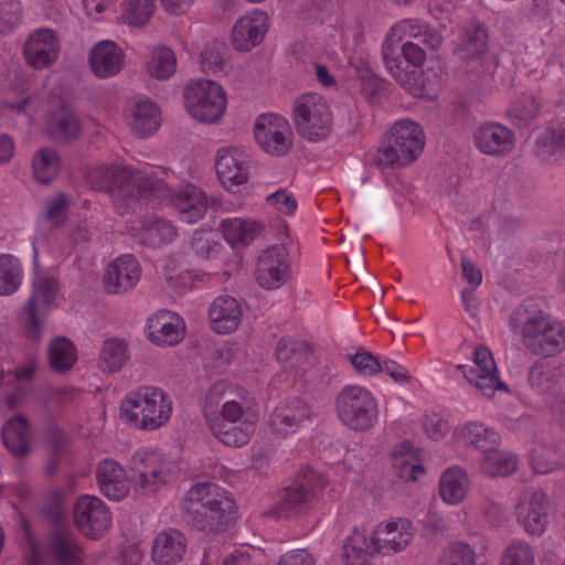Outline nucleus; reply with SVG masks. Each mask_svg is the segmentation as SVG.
<instances>
[{"mask_svg": "<svg viewBox=\"0 0 565 565\" xmlns=\"http://www.w3.org/2000/svg\"><path fill=\"white\" fill-rule=\"evenodd\" d=\"M168 178L167 169L150 166L139 170L131 166L104 164L89 173L93 185L111 196L120 215L136 212L141 206V200L170 199L182 222L194 224L202 220L207 211L204 192L192 184L174 192L167 183Z\"/></svg>", "mask_w": 565, "mask_h": 565, "instance_id": "f257e3e1", "label": "nucleus"}, {"mask_svg": "<svg viewBox=\"0 0 565 565\" xmlns=\"http://www.w3.org/2000/svg\"><path fill=\"white\" fill-rule=\"evenodd\" d=\"M509 326L534 355L551 358L565 350L564 323L532 299L524 300L513 310Z\"/></svg>", "mask_w": 565, "mask_h": 565, "instance_id": "f03ea898", "label": "nucleus"}, {"mask_svg": "<svg viewBox=\"0 0 565 565\" xmlns=\"http://www.w3.org/2000/svg\"><path fill=\"white\" fill-rule=\"evenodd\" d=\"M182 510L200 530H216L236 511L233 497L213 482H200L185 493Z\"/></svg>", "mask_w": 565, "mask_h": 565, "instance_id": "7ed1b4c3", "label": "nucleus"}, {"mask_svg": "<svg viewBox=\"0 0 565 565\" xmlns=\"http://www.w3.org/2000/svg\"><path fill=\"white\" fill-rule=\"evenodd\" d=\"M424 147L423 127L412 119H399L385 134L372 161L381 169L405 168L417 160Z\"/></svg>", "mask_w": 565, "mask_h": 565, "instance_id": "20e7f679", "label": "nucleus"}, {"mask_svg": "<svg viewBox=\"0 0 565 565\" xmlns=\"http://www.w3.org/2000/svg\"><path fill=\"white\" fill-rule=\"evenodd\" d=\"M172 401L156 386H139L124 397L120 415L124 422L138 430L152 431L168 424L172 415Z\"/></svg>", "mask_w": 565, "mask_h": 565, "instance_id": "39448f33", "label": "nucleus"}, {"mask_svg": "<svg viewBox=\"0 0 565 565\" xmlns=\"http://www.w3.org/2000/svg\"><path fill=\"white\" fill-rule=\"evenodd\" d=\"M204 416L209 425L214 419L226 423L258 422V411L253 397L244 390L233 391L224 382L212 385L206 394Z\"/></svg>", "mask_w": 565, "mask_h": 565, "instance_id": "423d86ee", "label": "nucleus"}, {"mask_svg": "<svg viewBox=\"0 0 565 565\" xmlns=\"http://www.w3.org/2000/svg\"><path fill=\"white\" fill-rule=\"evenodd\" d=\"M132 486L141 495H153L167 488L175 477V466L162 452L151 448L137 449L129 461Z\"/></svg>", "mask_w": 565, "mask_h": 565, "instance_id": "0eeeda50", "label": "nucleus"}, {"mask_svg": "<svg viewBox=\"0 0 565 565\" xmlns=\"http://www.w3.org/2000/svg\"><path fill=\"white\" fill-rule=\"evenodd\" d=\"M297 132L310 142L326 140L333 129V113L328 100L317 93L298 96L291 108Z\"/></svg>", "mask_w": 565, "mask_h": 565, "instance_id": "6e6552de", "label": "nucleus"}, {"mask_svg": "<svg viewBox=\"0 0 565 565\" xmlns=\"http://www.w3.org/2000/svg\"><path fill=\"white\" fill-rule=\"evenodd\" d=\"M188 114L199 122L217 124L227 107L224 88L212 79L200 78L186 84L183 92Z\"/></svg>", "mask_w": 565, "mask_h": 565, "instance_id": "1a4fd4ad", "label": "nucleus"}, {"mask_svg": "<svg viewBox=\"0 0 565 565\" xmlns=\"http://www.w3.org/2000/svg\"><path fill=\"white\" fill-rule=\"evenodd\" d=\"M335 409L341 423L355 431H366L377 422L376 399L360 385L344 386L337 396Z\"/></svg>", "mask_w": 565, "mask_h": 565, "instance_id": "9d476101", "label": "nucleus"}, {"mask_svg": "<svg viewBox=\"0 0 565 565\" xmlns=\"http://www.w3.org/2000/svg\"><path fill=\"white\" fill-rule=\"evenodd\" d=\"M33 290L25 307L28 322L25 324V332L29 338L38 340L41 334V323L38 318L39 312L49 310L55 302L58 294V284L55 276L40 270L39 268V252L33 244Z\"/></svg>", "mask_w": 565, "mask_h": 565, "instance_id": "9b49d317", "label": "nucleus"}, {"mask_svg": "<svg viewBox=\"0 0 565 565\" xmlns=\"http://www.w3.org/2000/svg\"><path fill=\"white\" fill-rule=\"evenodd\" d=\"M281 244L274 245L259 255L256 267V280L258 285L267 290H274L281 287L289 278V260L285 244L290 241L288 226L280 223Z\"/></svg>", "mask_w": 565, "mask_h": 565, "instance_id": "f8f14e48", "label": "nucleus"}, {"mask_svg": "<svg viewBox=\"0 0 565 565\" xmlns=\"http://www.w3.org/2000/svg\"><path fill=\"white\" fill-rule=\"evenodd\" d=\"M254 136L262 150L274 157L287 154L292 147V128L278 114L259 115L254 124Z\"/></svg>", "mask_w": 565, "mask_h": 565, "instance_id": "ddd939ff", "label": "nucleus"}, {"mask_svg": "<svg viewBox=\"0 0 565 565\" xmlns=\"http://www.w3.org/2000/svg\"><path fill=\"white\" fill-rule=\"evenodd\" d=\"M76 527L86 537L99 539L111 526V513L105 502L95 495L78 497L73 507Z\"/></svg>", "mask_w": 565, "mask_h": 565, "instance_id": "4468645a", "label": "nucleus"}, {"mask_svg": "<svg viewBox=\"0 0 565 565\" xmlns=\"http://www.w3.org/2000/svg\"><path fill=\"white\" fill-rule=\"evenodd\" d=\"M550 500L545 492L529 489L522 493L515 505V518L530 535H542L548 524Z\"/></svg>", "mask_w": 565, "mask_h": 565, "instance_id": "2eb2a0df", "label": "nucleus"}, {"mask_svg": "<svg viewBox=\"0 0 565 565\" xmlns=\"http://www.w3.org/2000/svg\"><path fill=\"white\" fill-rule=\"evenodd\" d=\"M269 30V17L262 9H252L233 25L231 42L235 50L249 52L259 45Z\"/></svg>", "mask_w": 565, "mask_h": 565, "instance_id": "dca6fc26", "label": "nucleus"}, {"mask_svg": "<svg viewBox=\"0 0 565 565\" xmlns=\"http://www.w3.org/2000/svg\"><path fill=\"white\" fill-rule=\"evenodd\" d=\"M61 41L55 31L39 29L33 31L23 46L24 58L32 68L45 70L58 58Z\"/></svg>", "mask_w": 565, "mask_h": 565, "instance_id": "f3484780", "label": "nucleus"}, {"mask_svg": "<svg viewBox=\"0 0 565 565\" xmlns=\"http://www.w3.org/2000/svg\"><path fill=\"white\" fill-rule=\"evenodd\" d=\"M473 143L483 154L490 157H505L515 148V135L507 126L488 120L481 122L475 130Z\"/></svg>", "mask_w": 565, "mask_h": 565, "instance_id": "a211bd4d", "label": "nucleus"}, {"mask_svg": "<svg viewBox=\"0 0 565 565\" xmlns=\"http://www.w3.org/2000/svg\"><path fill=\"white\" fill-rule=\"evenodd\" d=\"M415 535L413 523L405 518H397L380 523L371 540L377 553L392 555L404 551Z\"/></svg>", "mask_w": 565, "mask_h": 565, "instance_id": "6ab92c4d", "label": "nucleus"}, {"mask_svg": "<svg viewBox=\"0 0 565 565\" xmlns=\"http://www.w3.org/2000/svg\"><path fill=\"white\" fill-rule=\"evenodd\" d=\"M475 366H463L465 377L484 396L491 397L498 390H505L497 374V365L491 352L486 347H477L473 352Z\"/></svg>", "mask_w": 565, "mask_h": 565, "instance_id": "aec40b11", "label": "nucleus"}, {"mask_svg": "<svg viewBox=\"0 0 565 565\" xmlns=\"http://www.w3.org/2000/svg\"><path fill=\"white\" fill-rule=\"evenodd\" d=\"M149 340L159 347H172L185 335V322L181 316L169 310H159L147 321Z\"/></svg>", "mask_w": 565, "mask_h": 565, "instance_id": "412c9836", "label": "nucleus"}, {"mask_svg": "<svg viewBox=\"0 0 565 565\" xmlns=\"http://www.w3.org/2000/svg\"><path fill=\"white\" fill-rule=\"evenodd\" d=\"M327 483L328 481L323 476L308 469L301 483L291 484L279 491L277 502L273 508L274 514L280 518L297 510L308 500L316 488H323Z\"/></svg>", "mask_w": 565, "mask_h": 565, "instance_id": "4be33fe9", "label": "nucleus"}, {"mask_svg": "<svg viewBox=\"0 0 565 565\" xmlns=\"http://www.w3.org/2000/svg\"><path fill=\"white\" fill-rule=\"evenodd\" d=\"M249 162L244 150L232 147L221 149L215 159V169L223 186L232 189L247 182Z\"/></svg>", "mask_w": 565, "mask_h": 565, "instance_id": "5701e85b", "label": "nucleus"}, {"mask_svg": "<svg viewBox=\"0 0 565 565\" xmlns=\"http://www.w3.org/2000/svg\"><path fill=\"white\" fill-rule=\"evenodd\" d=\"M141 267L132 255H122L111 262L104 274L107 294L117 295L131 290L140 280Z\"/></svg>", "mask_w": 565, "mask_h": 565, "instance_id": "b1692460", "label": "nucleus"}, {"mask_svg": "<svg viewBox=\"0 0 565 565\" xmlns=\"http://www.w3.org/2000/svg\"><path fill=\"white\" fill-rule=\"evenodd\" d=\"M415 39L431 51L443 44V36L437 30L429 29L417 19H404L396 22L387 32L382 44L399 46L401 42Z\"/></svg>", "mask_w": 565, "mask_h": 565, "instance_id": "393cba45", "label": "nucleus"}, {"mask_svg": "<svg viewBox=\"0 0 565 565\" xmlns=\"http://www.w3.org/2000/svg\"><path fill=\"white\" fill-rule=\"evenodd\" d=\"M310 418V407L300 398L277 405L269 418L271 431L280 437L295 434Z\"/></svg>", "mask_w": 565, "mask_h": 565, "instance_id": "a878e982", "label": "nucleus"}, {"mask_svg": "<svg viewBox=\"0 0 565 565\" xmlns=\"http://www.w3.org/2000/svg\"><path fill=\"white\" fill-rule=\"evenodd\" d=\"M88 63L96 77L109 78L124 68L125 53L114 41L102 40L90 49Z\"/></svg>", "mask_w": 565, "mask_h": 565, "instance_id": "bb28decb", "label": "nucleus"}, {"mask_svg": "<svg viewBox=\"0 0 565 565\" xmlns=\"http://www.w3.org/2000/svg\"><path fill=\"white\" fill-rule=\"evenodd\" d=\"M126 120L135 136L147 138L161 126V110L149 98L132 100L126 109Z\"/></svg>", "mask_w": 565, "mask_h": 565, "instance_id": "cd10ccee", "label": "nucleus"}, {"mask_svg": "<svg viewBox=\"0 0 565 565\" xmlns=\"http://www.w3.org/2000/svg\"><path fill=\"white\" fill-rule=\"evenodd\" d=\"M96 479L102 493L110 500L125 499L130 490L128 473L121 463L106 458L98 462Z\"/></svg>", "mask_w": 565, "mask_h": 565, "instance_id": "c85d7f7f", "label": "nucleus"}, {"mask_svg": "<svg viewBox=\"0 0 565 565\" xmlns=\"http://www.w3.org/2000/svg\"><path fill=\"white\" fill-rule=\"evenodd\" d=\"M243 318V308L232 296H220L209 309L212 329L218 334H228L237 330Z\"/></svg>", "mask_w": 565, "mask_h": 565, "instance_id": "c756f323", "label": "nucleus"}, {"mask_svg": "<svg viewBox=\"0 0 565 565\" xmlns=\"http://www.w3.org/2000/svg\"><path fill=\"white\" fill-rule=\"evenodd\" d=\"M186 551V540L174 529L159 532L153 539L151 556L157 565H174L182 561Z\"/></svg>", "mask_w": 565, "mask_h": 565, "instance_id": "7c9ffc66", "label": "nucleus"}, {"mask_svg": "<svg viewBox=\"0 0 565 565\" xmlns=\"http://www.w3.org/2000/svg\"><path fill=\"white\" fill-rule=\"evenodd\" d=\"M452 437L458 444L473 446L484 452L495 449L500 443L498 431L481 422H467L456 426Z\"/></svg>", "mask_w": 565, "mask_h": 565, "instance_id": "2f4dec72", "label": "nucleus"}, {"mask_svg": "<svg viewBox=\"0 0 565 565\" xmlns=\"http://www.w3.org/2000/svg\"><path fill=\"white\" fill-rule=\"evenodd\" d=\"M47 555L52 565H85L84 552L70 533L55 534L50 541Z\"/></svg>", "mask_w": 565, "mask_h": 565, "instance_id": "473e14b6", "label": "nucleus"}, {"mask_svg": "<svg viewBox=\"0 0 565 565\" xmlns=\"http://www.w3.org/2000/svg\"><path fill=\"white\" fill-rule=\"evenodd\" d=\"M6 448L14 457H25L31 449V430L26 419L20 415L10 418L2 428Z\"/></svg>", "mask_w": 565, "mask_h": 565, "instance_id": "72a5a7b5", "label": "nucleus"}, {"mask_svg": "<svg viewBox=\"0 0 565 565\" xmlns=\"http://www.w3.org/2000/svg\"><path fill=\"white\" fill-rule=\"evenodd\" d=\"M258 422H244V423H226L221 419H214L213 424L209 425L215 438L228 447H244L246 446L257 426Z\"/></svg>", "mask_w": 565, "mask_h": 565, "instance_id": "f704fd0d", "label": "nucleus"}, {"mask_svg": "<svg viewBox=\"0 0 565 565\" xmlns=\"http://www.w3.org/2000/svg\"><path fill=\"white\" fill-rule=\"evenodd\" d=\"M469 490V478L460 467L454 466L446 469L439 479V494L441 500L456 505L462 502Z\"/></svg>", "mask_w": 565, "mask_h": 565, "instance_id": "c9c22d12", "label": "nucleus"}, {"mask_svg": "<svg viewBox=\"0 0 565 565\" xmlns=\"http://www.w3.org/2000/svg\"><path fill=\"white\" fill-rule=\"evenodd\" d=\"M225 241L232 245L248 244L262 232L263 225L250 218H226L221 224Z\"/></svg>", "mask_w": 565, "mask_h": 565, "instance_id": "e433bc0d", "label": "nucleus"}, {"mask_svg": "<svg viewBox=\"0 0 565 565\" xmlns=\"http://www.w3.org/2000/svg\"><path fill=\"white\" fill-rule=\"evenodd\" d=\"M488 30L481 24H472L466 30L457 53L463 61H480L488 51Z\"/></svg>", "mask_w": 565, "mask_h": 565, "instance_id": "4c0bfd02", "label": "nucleus"}, {"mask_svg": "<svg viewBox=\"0 0 565 565\" xmlns=\"http://www.w3.org/2000/svg\"><path fill=\"white\" fill-rule=\"evenodd\" d=\"M137 236L143 245L158 247L173 242L178 236V232L170 221L151 218L142 222L140 228H138Z\"/></svg>", "mask_w": 565, "mask_h": 565, "instance_id": "58836bf2", "label": "nucleus"}, {"mask_svg": "<svg viewBox=\"0 0 565 565\" xmlns=\"http://www.w3.org/2000/svg\"><path fill=\"white\" fill-rule=\"evenodd\" d=\"M374 552L371 537L354 529L343 546V558L345 565H369Z\"/></svg>", "mask_w": 565, "mask_h": 565, "instance_id": "ea45409f", "label": "nucleus"}, {"mask_svg": "<svg viewBox=\"0 0 565 565\" xmlns=\"http://www.w3.org/2000/svg\"><path fill=\"white\" fill-rule=\"evenodd\" d=\"M61 164L58 152L51 147H43L33 154L32 172L40 183L49 184L58 175Z\"/></svg>", "mask_w": 565, "mask_h": 565, "instance_id": "a19ab883", "label": "nucleus"}, {"mask_svg": "<svg viewBox=\"0 0 565 565\" xmlns=\"http://www.w3.org/2000/svg\"><path fill=\"white\" fill-rule=\"evenodd\" d=\"M46 129L53 140L67 142L79 137L82 125L75 113L62 110L50 119Z\"/></svg>", "mask_w": 565, "mask_h": 565, "instance_id": "79ce46f5", "label": "nucleus"}, {"mask_svg": "<svg viewBox=\"0 0 565 565\" xmlns=\"http://www.w3.org/2000/svg\"><path fill=\"white\" fill-rule=\"evenodd\" d=\"M487 551V545L480 546V552L467 542H455L444 548L435 565H478L482 553Z\"/></svg>", "mask_w": 565, "mask_h": 565, "instance_id": "37998d69", "label": "nucleus"}, {"mask_svg": "<svg viewBox=\"0 0 565 565\" xmlns=\"http://www.w3.org/2000/svg\"><path fill=\"white\" fill-rule=\"evenodd\" d=\"M277 360L286 369L303 367L312 360L309 345L302 341L279 342L276 350Z\"/></svg>", "mask_w": 565, "mask_h": 565, "instance_id": "c03bdc74", "label": "nucleus"}, {"mask_svg": "<svg viewBox=\"0 0 565 565\" xmlns=\"http://www.w3.org/2000/svg\"><path fill=\"white\" fill-rule=\"evenodd\" d=\"M480 469L490 477L510 476L518 469V458L511 452L495 449L486 451L480 460Z\"/></svg>", "mask_w": 565, "mask_h": 565, "instance_id": "a18cd8bd", "label": "nucleus"}, {"mask_svg": "<svg viewBox=\"0 0 565 565\" xmlns=\"http://www.w3.org/2000/svg\"><path fill=\"white\" fill-rule=\"evenodd\" d=\"M77 361V350L74 343L64 337L54 339L49 347L50 366L56 372H66Z\"/></svg>", "mask_w": 565, "mask_h": 565, "instance_id": "49530a36", "label": "nucleus"}, {"mask_svg": "<svg viewBox=\"0 0 565 565\" xmlns=\"http://www.w3.org/2000/svg\"><path fill=\"white\" fill-rule=\"evenodd\" d=\"M23 270L20 260L11 254L0 255V296L14 294L22 284Z\"/></svg>", "mask_w": 565, "mask_h": 565, "instance_id": "de8ad7c7", "label": "nucleus"}, {"mask_svg": "<svg viewBox=\"0 0 565 565\" xmlns=\"http://www.w3.org/2000/svg\"><path fill=\"white\" fill-rule=\"evenodd\" d=\"M441 88V79L439 74L429 68L420 73H416L405 89L416 98L434 99Z\"/></svg>", "mask_w": 565, "mask_h": 565, "instance_id": "09e8293b", "label": "nucleus"}, {"mask_svg": "<svg viewBox=\"0 0 565 565\" xmlns=\"http://www.w3.org/2000/svg\"><path fill=\"white\" fill-rule=\"evenodd\" d=\"M128 360L127 345L122 340L108 339L104 342L98 359L102 371L108 373L118 372Z\"/></svg>", "mask_w": 565, "mask_h": 565, "instance_id": "8fccbe9b", "label": "nucleus"}, {"mask_svg": "<svg viewBox=\"0 0 565 565\" xmlns=\"http://www.w3.org/2000/svg\"><path fill=\"white\" fill-rule=\"evenodd\" d=\"M382 56L387 72L405 88L416 72L401 57L399 46L382 44Z\"/></svg>", "mask_w": 565, "mask_h": 565, "instance_id": "3c124183", "label": "nucleus"}, {"mask_svg": "<svg viewBox=\"0 0 565 565\" xmlns=\"http://www.w3.org/2000/svg\"><path fill=\"white\" fill-rule=\"evenodd\" d=\"M148 73L157 79H168L177 71V57L174 52L167 46L156 47L147 65Z\"/></svg>", "mask_w": 565, "mask_h": 565, "instance_id": "603ef678", "label": "nucleus"}, {"mask_svg": "<svg viewBox=\"0 0 565 565\" xmlns=\"http://www.w3.org/2000/svg\"><path fill=\"white\" fill-rule=\"evenodd\" d=\"M154 0H124L121 19L131 26H143L154 12Z\"/></svg>", "mask_w": 565, "mask_h": 565, "instance_id": "864d4df0", "label": "nucleus"}, {"mask_svg": "<svg viewBox=\"0 0 565 565\" xmlns=\"http://www.w3.org/2000/svg\"><path fill=\"white\" fill-rule=\"evenodd\" d=\"M532 469L536 473L545 475L561 467L563 454L554 446H536L530 457Z\"/></svg>", "mask_w": 565, "mask_h": 565, "instance_id": "5fc2aeb1", "label": "nucleus"}, {"mask_svg": "<svg viewBox=\"0 0 565 565\" xmlns=\"http://www.w3.org/2000/svg\"><path fill=\"white\" fill-rule=\"evenodd\" d=\"M534 561L531 545L521 540H513L502 551L499 565H534Z\"/></svg>", "mask_w": 565, "mask_h": 565, "instance_id": "6e6d98bb", "label": "nucleus"}, {"mask_svg": "<svg viewBox=\"0 0 565 565\" xmlns=\"http://www.w3.org/2000/svg\"><path fill=\"white\" fill-rule=\"evenodd\" d=\"M23 12L20 0H0V34H10L20 26Z\"/></svg>", "mask_w": 565, "mask_h": 565, "instance_id": "4d7b16f0", "label": "nucleus"}, {"mask_svg": "<svg viewBox=\"0 0 565 565\" xmlns=\"http://www.w3.org/2000/svg\"><path fill=\"white\" fill-rule=\"evenodd\" d=\"M393 468L397 477L405 481H416L417 475L424 473V467L411 455L396 454L394 456Z\"/></svg>", "mask_w": 565, "mask_h": 565, "instance_id": "13d9d810", "label": "nucleus"}, {"mask_svg": "<svg viewBox=\"0 0 565 565\" xmlns=\"http://www.w3.org/2000/svg\"><path fill=\"white\" fill-rule=\"evenodd\" d=\"M422 428L428 438L439 440L448 434L450 426L441 414L428 412L422 418Z\"/></svg>", "mask_w": 565, "mask_h": 565, "instance_id": "bf43d9fd", "label": "nucleus"}, {"mask_svg": "<svg viewBox=\"0 0 565 565\" xmlns=\"http://www.w3.org/2000/svg\"><path fill=\"white\" fill-rule=\"evenodd\" d=\"M266 203L285 215H292L298 206L295 195L285 189H280L267 195Z\"/></svg>", "mask_w": 565, "mask_h": 565, "instance_id": "052dcab7", "label": "nucleus"}, {"mask_svg": "<svg viewBox=\"0 0 565 565\" xmlns=\"http://www.w3.org/2000/svg\"><path fill=\"white\" fill-rule=\"evenodd\" d=\"M351 364L354 370L363 376H371L381 369V361L366 351L356 352L351 356Z\"/></svg>", "mask_w": 565, "mask_h": 565, "instance_id": "680f3d73", "label": "nucleus"}, {"mask_svg": "<svg viewBox=\"0 0 565 565\" xmlns=\"http://www.w3.org/2000/svg\"><path fill=\"white\" fill-rule=\"evenodd\" d=\"M420 44L422 43L419 41L416 43L413 41H405L399 45V54L403 56L405 62L408 63V67H412L416 73L426 60V52Z\"/></svg>", "mask_w": 565, "mask_h": 565, "instance_id": "e2e57ef3", "label": "nucleus"}, {"mask_svg": "<svg viewBox=\"0 0 565 565\" xmlns=\"http://www.w3.org/2000/svg\"><path fill=\"white\" fill-rule=\"evenodd\" d=\"M536 152L542 160L550 161L562 152V146L555 142L553 132H545L536 140Z\"/></svg>", "mask_w": 565, "mask_h": 565, "instance_id": "0e129e2a", "label": "nucleus"}, {"mask_svg": "<svg viewBox=\"0 0 565 565\" xmlns=\"http://www.w3.org/2000/svg\"><path fill=\"white\" fill-rule=\"evenodd\" d=\"M67 206V199L63 193H58L55 196L45 201V216L47 220L57 223Z\"/></svg>", "mask_w": 565, "mask_h": 565, "instance_id": "69168bd1", "label": "nucleus"}, {"mask_svg": "<svg viewBox=\"0 0 565 565\" xmlns=\"http://www.w3.org/2000/svg\"><path fill=\"white\" fill-rule=\"evenodd\" d=\"M313 556L306 550H294L284 554L278 565H315Z\"/></svg>", "mask_w": 565, "mask_h": 565, "instance_id": "338daca9", "label": "nucleus"}, {"mask_svg": "<svg viewBox=\"0 0 565 565\" xmlns=\"http://www.w3.org/2000/svg\"><path fill=\"white\" fill-rule=\"evenodd\" d=\"M529 383L539 393L550 388V375L543 366L534 365L529 373Z\"/></svg>", "mask_w": 565, "mask_h": 565, "instance_id": "774afa93", "label": "nucleus"}]
</instances>
